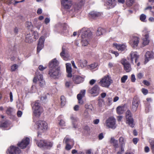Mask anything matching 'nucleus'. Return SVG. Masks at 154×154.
Wrapping results in <instances>:
<instances>
[{"instance_id": "f257e3e1", "label": "nucleus", "mask_w": 154, "mask_h": 154, "mask_svg": "<svg viewBox=\"0 0 154 154\" xmlns=\"http://www.w3.org/2000/svg\"><path fill=\"white\" fill-rule=\"evenodd\" d=\"M61 4L66 9H69L72 5L75 11L77 12L84 3V0H79L78 3L72 4L71 0H61Z\"/></svg>"}, {"instance_id": "f03ea898", "label": "nucleus", "mask_w": 154, "mask_h": 154, "mask_svg": "<svg viewBox=\"0 0 154 154\" xmlns=\"http://www.w3.org/2000/svg\"><path fill=\"white\" fill-rule=\"evenodd\" d=\"M32 106L35 116L39 117L43 111L39 101L37 100L32 103Z\"/></svg>"}, {"instance_id": "7ed1b4c3", "label": "nucleus", "mask_w": 154, "mask_h": 154, "mask_svg": "<svg viewBox=\"0 0 154 154\" xmlns=\"http://www.w3.org/2000/svg\"><path fill=\"white\" fill-rule=\"evenodd\" d=\"M60 69V67H58L56 69H50L48 75L51 78L54 79L58 78L61 74Z\"/></svg>"}, {"instance_id": "20e7f679", "label": "nucleus", "mask_w": 154, "mask_h": 154, "mask_svg": "<svg viewBox=\"0 0 154 154\" xmlns=\"http://www.w3.org/2000/svg\"><path fill=\"white\" fill-rule=\"evenodd\" d=\"M112 82V81L111 78L109 75H106L102 79L99 84L103 87L108 88Z\"/></svg>"}, {"instance_id": "39448f33", "label": "nucleus", "mask_w": 154, "mask_h": 154, "mask_svg": "<svg viewBox=\"0 0 154 154\" xmlns=\"http://www.w3.org/2000/svg\"><path fill=\"white\" fill-rule=\"evenodd\" d=\"M116 120L113 117H111L108 118L106 122V125L109 128L115 129L116 127Z\"/></svg>"}, {"instance_id": "423d86ee", "label": "nucleus", "mask_w": 154, "mask_h": 154, "mask_svg": "<svg viewBox=\"0 0 154 154\" xmlns=\"http://www.w3.org/2000/svg\"><path fill=\"white\" fill-rule=\"evenodd\" d=\"M36 124L37 125L39 131L44 132L47 129V123L44 121L39 120L36 122Z\"/></svg>"}, {"instance_id": "0eeeda50", "label": "nucleus", "mask_w": 154, "mask_h": 154, "mask_svg": "<svg viewBox=\"0 0 154 154\" xmlns=\"http://www.w3.org/2000/svg\"><path fill=\"white\" fill-rule=\"evenodd\" d=\"M80 31H82V39H89L92 37V32L90 30L83 28Z\"/></svg>"}, {"instance_id": "6e6552de", "label": "nucleus", "mask_w": 154, "mask_h": 154, "mask_svg": "<svg viewBox=\"0 0 154 154\" xmlns=\"http://www.w3.org/2000/svg\"><path fill=\"white\" fill-rule=\"evenodd\" d=\"M126 118L127 123L131 127H133L134 126V124L133 123L134 120L132 117L131 112L129 110H128L126 112Z\"/></svg>"}, {"instance_id": "1a4fd4ad", "label": "nucleus", "mask_w": 154, "mask_h": 154, "mask_svg": "<svg viewBox=\"0 0 154 154\" xmlns=\"http://www.w3.org/2000/svg\"><path fill=\"white\" fill-rule=\"evenodd\" d=\"M139 38L137 36H132L129 41V43L131 46L134 48H136L139 43Z\"/></svg>"}, {"instance_id": "9d476101", "label": "nucleus", "mask_w": 154, "mask_h": 154, "mask_svg": "<svg viewBox=\"0 0 154 154\" xmlns=\"http://www.w3.org/2000/svg\"><path fill=\"white\" fill-rule=\"evenodd\" d=\"M121 63L123 65L124 69L126 72H129L131 70V65L126 59H122L121 60Z\"/></svg>"}, {"instance_id": "9b49d317", "label": "nucleus", "mask_w": 154, "mask_h": 154, "mask_svg": "<svg viewBox=\"0 0 154 154\" xmlns=\"http://www.w3.org/2000/svg\"><path fill=\"white\" fill-rule=\"evenodd\" d=\"M45 38L43 36H41L39 38L37 46V52L38 53L44 46Z\"/></svg>"}, {"instance_id": "f8f14e48", "label": "nucleus", "mask_w": 154, "mask_h": 154, "mask_svg": "<svg viewBox=\"0 0 154 154\" xmlns=\"http://www.w3.org/2000/svg\"><path fill=\"white\" fill-rule=\"evenodd\" d=\"M29 143V139L27 137L22 140L20 143L18 144V145L21 149L25 148Z\"/></svg>"}, {"instance_id": "ddd939ff", "label": "nucleus", "mask_w": 154, "mask_h": 154, "mask_svg": "<svg viewBox=\"0 0 154 154\" xmlns=\"http://www.w3.org/2000/svg\"><path fill=\"white\" fill-rule=\"evenodd\" d=\"M140 103L138 98L137 97H135L133 99L132 103V109L133 111L135 112L136 110Z\"/></svg>"}, {"instance_id": "4468645a", "label": "nucleus", "mask_w": 154, "mask_h": 154, "mask_svg": "<svg viewBox=\"0 0 154 154\" xmlns=\"http://www.w3.org/2000/svg\"><path fill=\"white\" fill-rule=\"evenodd\" d=\"M8 152L9 153V154H19L21 151L18 147L12 146L8 150Z\"/></svg>"}, {"instance_id": "2eb2a0df", "label": "nucleus", "mask_w": 154, "mask_h": 154, "mask_svg": "<svg viewBox=\"0 0 154 154\" xmlns=\"http://www.w3.org/2000/svg\"><path fill=\"white\" fill-rule=\"evenodd\" d=\"M59 63L56 58H54L49 63V68L50 69H56L59 66Z\"/></svg>"}, {"instance_id": "dca6fc26", "label": "nucleus", "mask_w": 154, "mask_h": 154, "mask_svg": "<svg viewBox=\"0 0 154 154\" xmlns=\"http://www.w3.org/2000/svg\"><path fill=\"white\" fill-rule=\"evenodd\" d=\"M36 75H38V79L39 82V85L42 87L45 85V82L43 79V75L41 74L39 75V72L37 71L35 73Z\"/></svg>"}, {"instance_id": "f3484780", "label": "nucleus", "mask_w": 154, "mask_h": 154, "mask_svg": "<svg viewBox=\"0 0 154 154\" xmlns=\"http://www.w3.org/2000/svg\"><path fill=\"white\" fill-rule=\"evenodd\" d=\"M100 88L98 86L95 85L89 91V92L91 94H93L94 96L97 95L99 94Z\"/></svg>"}, {"instance_id": "a211bd4d", "label": "nucleus", "mask_w": 154, "mask_h": 154, "mask_svg": "<svg viewBox=\"0 0 154 154\" xmlns=\"http://www.w3.org/2000/svg\"><path fill=\"white\" fill-rule=\"evenodd\" d=\"M72 79L74 83L76 84H79L82 82L84 80L83 77L77 75L73 76Z\"/></svg>"}, {"instance_id": "6ab92c4d", "label": "nucleus", "mask_w": 154, "mask_h": 154, "mask_svg": "<svg viewBox=\"0 0 154 154\" xmlns=\"http://www.w3.org/2000/svg\"><path fill=\"white\" fill-rule=\"evenodd\" d=\"M146 59L145 63H146L149 60V59L154 58V54L152 51H148L146 52L145 54Z\"/></svg>"}, {"instance_id": "aec40b11", "label": "nucleus", "mask_w": 154, "mask_h": 154, "mask_svg": "<svg viewBox=\"0 0 154 154\" xmlns=\"http://www.w3.org/2000/svg\"><path fill=\"white\" fill-rule=\"evenodd\" d=\"M66 72L68 74L67 76L68 77H72V69L71 68V64L70 63H66Z\"/></svg>"}, {"instance_id": "412c9836", "label": "nucleus", "mask_w": 154, "mask_h": 154, "mask_svg": "<svg viewBox=\"0 0 154 154\" xmlns=\"http://www.w3.org/2000/svg\"><path fill=\"white\" fill-rule=\"evenodd\" d=\"M101 14L100 13L92 11L89 13V16L90 17L94 19L100 16Z\"/></svg>"}, {"instance_id": "4be33fe9", "label": "nucleus", "mask_w": 154, "mask_h": 154, "mask_svg": "<svg viewBox=\"0 0 154 154\" xmlns=\"http://www.w3.org/2000/svg\"><path fill=\"white\" fill-rule=\"evenodd\" d=\"M113 45L115 46L117 50L122 51L126 48V46L124 45H119L117 44H113Z\"/></svg>"}, {"instance_id": "5701e85b", "label": "nucleus", "mask_w": 154, "mask_h": 154, "mask_svg": "<svg viewBox=\"0 0 154 154\" xmlns=\"http://www.w3.org/2000/svg\"><path fill=\"white\" fill-rule=\"evenodd\" d=\"M77 62L78 65L81 67L82 68L86 66L87 62L85 60H81L78 59L77 60Z\"/></svg>"}, {"instance_id": "b1692460", "label": "nucleus", "mask_w": 154, "mask_h": 154, "mask_svg": "<svg viewBox=\"0 0 154 154\" xmlns=\"http://www.w3.org/2000/svg\"><path fill=\"white\" fill-rule=\"evenodd\" d=\"M110 142L111 143L113 144V146L115 149L119 147V145L118 140H115L113 137L111 138Z\"/></svg>"}, {"instance_id": "393cba45", "label": "nucleus", "mask_w": 154, "mask_h": 154, "mask_svg": "<svg viewBox=\"0 0 154 154\" xmlns=\"http://www.w3.org/2000/svg\"><path fill=\"white\" fill-rule=\"evenodd\" d=\"M70 119L72 120L73 127L76 128L77 127V125L76 124V122L78 121V119L76 117L74 116H72L70 117Z\"/></svg>"}, {"instance_id": "a878e982", "label": "nucleus", "mask_w": 154, "mask_h": 154, "mask_svg": "<svg viewBox=\"0 0 154 154\" xmlns=\"http://www.w3.org/2000/svg\"><path fill=\"white\" fill-rule=\"evenodd\" d=\"M131 61L133 62L134 59L135 60V62L136 63L138 58V56L137 55V52H134L132 53L131 54Z\"/></svg>"}, {"instance_id": "bb28decb", "label": "nucleus", "mask_w": 154, "mask_h": 154, "mask_svg": "<svg viewBox=\"0 0 154 154\" xmlns=\"http://www.w3.org/2000/svg\"><path fill=\"white\" fill-rule=\"evenodd\" d=\"M116 0H107V4L110 5L111 7H113L116 5Z\"/></svg>"}, {"instance_id": "cd10ccee", "label": "nucleus", "mask_w": 154, "mask_h": 154, "mask_svg": "<svg viewBox=\"0 0 154 154\" xmlns=\"http://www.w3.org/2000/svg\"><path fill=\"white\" fill-rule=\"evenodd\" d=\"M105 32V30L104 29L101 28H99L97 30L96 33L97 35L100 36L103 34Z\"/></svg>"}, {"instance_id": "c85d7f7f", "label": "nucleus", "mask_w": 154, "mask_h": 154, "mask_svg": "<svg viewBox=\"0 0 154 154\" xmlns=\"http://www.w3.org/2000/svg\"><path fill=\"white\" fill-rule=\"evenodd\" d=\"M144 38L143 39V44L144 45H147L149 42V41L148 39L149 35L148 34H146L145 35Z\"/></svg>"}, {"instance_id": "c756f323", "label": "nucleus", "mask_w": 154, "mask_h": 154, "mask_svg": "<svg viewBox=\"0 0 154 154\" xmlns=\"http://www.w3.org/2000/svg\"><path fill=\"white\" fill-rule=\"evenodd\" d=\"M52 146V143L51 142L45 141V143H44L43 148H48L51 147Z\"/></svg>"}, {"instance_id": "7c9ffc66", "label": "nucleus", "mask_w": 154, "mask_h": 154, "mask_svg": "<svg viewBox=\"0 0 154 154\" xmlns=\"http://www.w3.org/2000/svg\"><path fill=\"white\" fill-rule=\"evenodd\" d=\"M26 41L27 42L29 43H31L33 41V40L31 37L30 34H27L26 37Z\"/></svg>"}, {"instance_id": "2f4dec72", "label": "nucleus", "mask_w": 154, "mask_h": 154, "mask_svg": "<svg viewBox=\"0 0 154 154\" xmlns=\"http://www.w3.org/2000/svg\"><path fill=\"white\" fill-rule=\"evenodd\" d=\"M124 111V107L123 106H119L116 109L117 112L119 114H122Z\"/></svg>"}, {"instance_id": "473e14b6", "label": "nucleus", "mask_w": 154, "mask_h": 154, "mask_svg": "<svg viewBox=\"0 0 154 154\" xmlns=\"http://www.w3.org/2000/svg\"><path fill=\"white\" fill-rule=\"evenodd\" d=\"M85 107L86 110H88L89 111H92L93 109L92 105L90 103L86 104L85 105Z\"/></svg>"}, {"instance_id": "72a5a7b5", "label": "nucleus", "mask_w": 154, "mask_h": 154, "mask_svg": "<svg viewBox=\"0 0 154 154\" xmlns=\"http://www.w3.org/2000/svg\"><path fill=\"white\" fill-rule=\"evenodd\" d=\"M26 26L28 29L31 30L33 27V25L31 22L27 21L26 23Z\"/></svg>"}, {"instance_id": "f704fd0d", "label": "nucleus", "mask_w": 154, "mask_h": 154, "mask_svg": "<svg viewBox=\"0 0 154 154\" xmlns=\"http://www.w3.org/2000/svg\"><path fill=\"white\" fill-rule=\"evenodd\" d=\"M119 141L120 146H125V140L124 137H120Z\"/></svg>"}, {"instance_id": "c9c22d12", "label": "nucleus", "mask_w": 154, "mask_h": 154, "mask_svg": "<svg viewBox=\"0 0 154 154\" xmlns=\"http://www.w3.org/2000/svg\"><path fill=\"white\" fill-rule=\"evenodd\" d=\"M149 142L151 146L152 150V152H154V139H149Z\"/></svg>"}, {"instance_id": "e433bc0d", "label": "nucleus", "mask_w": 154, "mask_h": 154, "mask_svg": "<svg viewBox=\"0 0 154 154\" xmlns=\"http://www.w3.org/2000/svg\"><path fill=\"white\" fill-rule=\"evenodd\" d=\"M45 141L44 140H41L38 141L37 142V144L38 146L40 147H43L44 143H45Z\"/></svg>"}, {"instance_id": "4c0bfd02", "label": "nucleus", "mask_w": 154, "mask_h": 154, "mask_svg": "<svg viewBox=\"0 0 154 154\" xmlns=\"http://www.w3.org/2000/svg\"><path fill=\"white\" fill-rule=\"evenodd\" d=\"M61 104L62 106H64L66 103V99L64 96L62 95L61 96Z\"/></svg>"}, {"instance_id": "58836bf2", "label": "nucleus", "mask_w": 154, "mask_h": 154, "mask_svg": "<svg viewBox=\"0 0 154 154\" xmlns=\"http://www.w3.org/2000/svg\"><path fill=\"white\" fill-rule=\"evenodd\" d=\"M82 44L84 46H86L87 45L88 43V39H82Z\"/></svg>"}, {"instance_id": "ea45409f", "label": "nucleus", "mask_w": 154, "mask_h": 154, "mask_svg": "<svg viewBox=\"0 0 154 154\" xmlns=\"http://www.w3.org/2000/svg\"><path fill=\"white\" fill-rule=\"evenodd\" d=\"M146 18V15L143 14H142L140 16V19L142 21L144 22Z\"/></svg>"}, {"instance_id": "a19ab883", "label": "nucleus", "mask_w": 154, "mask_h": 154, "mask_svg": "<svg viewBox=\"0 0 154 154\" xmlns=\"http://www.w3.org/2000/svg\"><path fill=\"white\" fill-rule=\"evenodd\" d=\"M128 78L127 75H124L121 79V82L122 83H125Z\"/></svg>"}, {"instance_id": "79ce46f5", "label": "nucleus", "mask_w": 154, "mask_h": 154, "mask_svg": "<svg viewBox=\"0 0 154 154\" xmlns=\"http://www.w3.org/2000/svg\"><path fill=\"white\" fill-rule=\"evenodd\" d=\"M32 35L34 36V37L35 39H37L38 38V32L36 31L33 32Z\"/></svg>"}, {"instance_id": "37998d69", "label": "nucleus", "mask_w": 154, "mask_h": 154, "mask_svg": "<svg viewBox=\"0 0 154 154\" xmlns=\"http://www.w3.org/2000/svg\"><path fill=\"white\" fill-rule=\"evenodd\" d=\"M17 65L14 64L11 67V71L12 72L14 71L17 68Z\"/></svg>"}, {"instance_id": "c03bdc74", "label": "nucleus", "mask_w": 154, "mask_h": 154, "mask_svg": "<svg viewBox=\"0 0 154 154\" xmlns=\"http://www.w3.org/2000/svg\"><path fill=\"white\" fill-rule=\"evenodd\" d=\"M134 2V0H129V1L127 2L126 4L128 6H131Z\"/></svg>"}, {"instance_id": "a18cd8bd", "label": "nucleus", "mask_w": 154, "mask_h": 154, "mask_svg": "<svg viewBox=\"0 0 154 154\" xmlns=\"http://www.w3.org/2000/svg\"><path fill=\"white\" fill-rule=\"evenodd\" d=\"M13 109L12 108H8L6 111V113L8 115H10L13 111Z\"/></svg>"}, {"instance_id": "49530a36", "label": "nucleus", "mask_w": 154, "mask_h": 154, "mask_svg": "<svg viewBox=\"0 0 154 154\" xmlns=\"http://www.w3.org/2000/svg\"><path fill=\"white\" fill-rule=\"evenodd\" d=\"M64 140H65L66 143H69V144L70 142H71L72 143H73V141L69 138H65L64 139Z\"/></svg>"}, {"instance_id": "de8ad7c7", "label": "nucleus", "mask_w": 154, "mask_h": 154, "mask_svg": "<svg viewBox=\"0 0 154 154\" xmlns=\"http://www.w3.org/2000/svg\"><path fill=\"white\" fill-rule=\"evenodd\" d=\"M72 147V146L70 145L69 143H66V149L67 150H70Z\"/></svg>"}, {"instance_id": "09e8293b", "label": "nucleus", "mask_w": 154, "mask_h": 154, "mask_svg": "<svg viewBox=\"0 0 154 154\" xmlns=\"http://www.w3.org/2000/svg\"><path fill=\"white\" fill-rule=\"evenodd\" d=\"M62 52L60 53V55L61 57H63L65 56V48L63 47L62 48Z\"/></svg>"}, {"instance_id": "8fccbe9b", "label": "nucleus", "mask_w": 154, "mask_h": 154, "mask_svg": "<svg viewBox=\"0 0 154 154\" xmlns=\"http://www.w3.org/2000/svg\"><path fill=\"white\" fill-rule=\"evenodd\" d=\"M8 122L7 121L5 122L2 123L1 125V127L5 128L7 126Z\"/></svg>"}, {"instance_id": "3c124183", "label": "nucleus", "mask_w": 154, "mask_h": 154, "mask_svg": "<svg viewBox=\"0 0 154 154\" xmlns=\"http://www.w3.org/2000/svg\"><path fill=\"white\" fill-rule=\"evenodd\" d=\"M46 67H44L42 65H40L38 67L40 71H43L44 69H46Z\"/></svg>"}, {"instance_id": "603ef678", "label": "nucleus", "mask_w": 154, "mask_h": 154, "mask_svg": "<svg viewBox=\"0 0 154 154\" xmlns=\"http://www.w3.org/2000/svg\"><path fill=\"white\" fill-rule=\"evenodd\" d=\"M97 65H98L97 63H94L91 64L90 65V67L92 69H94L96 68L97 66Z\"/></svg>"}, {"instance_id": "864d4df0", "label": "nucleus", "mask_w": 154, "mask_h": 154, "mask_svg": "<svg viewBox=\"0 0 154 154\" xmlns=\"http://www.w3.org/2000/svg\"><path fill=\"white\" fill-rule=\"evenodd\" d=\"M142 91L144 95H146L148 93V90L144 88L142 89Z\"/></svg>"}, {"instance_id": "5fc2aeb1", "label": "nucleus", "mask_w": 154, "mask_h": 154, "mask_svg": "<svg viewBox=\"0 0 154 154\" xmlns=\"http://www.w3.org/2000/svg\"><path fill=\"white\" fill-rule=\"evenodd\" d=\"M138 140L139 139L137 138H134L133 139V142L135 144L137 143Z\"/></svg>"}, {"instance_id": "6e6d98bb", "label": "nucleus", "mask_w": 154, "mask_h": 154, "mask_svg": "<svg viewBox=\"0 0 154 154\" xmlns=\"http://www.w3.org/2000/svg\"><path fill=\"white\" fill-rule=\"evenodd\" d=\"M143 83L145 85L147 86H149L150 85V83L146 80H144L143 82Z\"/></svg>"}, {"instance_id": "4d7b16f0", "label": "nucleus", "mask_w": 154, "mask_h": 154, "mask_svg": "<svg viewBox=\"0 0 154 154\" xmlns=\"http://www.w3.org/2000/svg\"><path fill=\"white\" fill-rule=\"evenodd\" d=\"M22 114V112L21 111H18L17 113V115L18 117H20Z\"/></svg>"}, {"instance_id": "13d9d810", "label": "nucleus", "mask_w": 154, "mask_h": 154, "mask_svg": "<svg viewBox=\"0 0 154 154\" xmlns=\"http://www.w3.org/2000/svg\"><path fill=\"white\" fill-rule=\"evenodd\" d=\"M136 80V79L134 75L132 74L131 75V80L132 82H135Z\"/></svg>"}, {"instance_id": "bf43d9fd", "label": "nucleus", "mask_w": 154, "mask_h": 154, "mask_svg": "<svg viewBox=\"0 0 154 154\" xmlns=\"http://www.w3.org/2000/svg\"><path fill=\"white\" fill-rule=\"evenodd\" d=\"M84 96H83L81 94H78L77 95V98L78 100H81L82 99V97Z\"/></svg>"}, {"instance_id": "052dcab7", "label": "nucleus", "mask_w": 154, "mask_h": 154, "mask_svg": "<svg viewBox=\"0 0 154 154\" xmlns=\"http://www.w3.org/2000/svg\"><path fill=\"white\" fill-rule=\"evenodd\" d=\"M47 98V97L46 95H44L41 97V100L42 101H44L46 100Z\"/></svg>"}, {"instance_id": "680f3d73", "label": "nucleus", "mask_w": 154, "mask_h": 154, "mask_svg": "<svg viewBox=\"0 0 154 154\" xmlns=\"http://www.w3.org/2000/svg\"><path fill=\"white\" fill-rule=\"evenodd\" d=\"M98 138L99 140H102L103 138V134L101 133L98 136Z\"/></svg>"}, {"instance_id": "e2e57ef3", "label": "nucleus", "mask_w": 154, "mask_h": 154, "mask_svg": "<svg viewBox=\"0 0 154 154\" xmlns=\"http://www.w3.org/2000/svg\"><path fill=\"white\" fill-rule=\"evenodd\" d=\"M71 84V82H67L65 83V86L66 87L69 88Z\"/></svg>"}, {"instance_id": "0e129e2a", "label": "nucleus", "mask_w": 154, "mask_h": 154, "mask_svg": "<svg viewBox=\"0 0 154 154\" xmlns=\"http://www.w3.org/2000/svg\"><path fill=\"white\" fill-rule=\"evenodd\" d=\"M50 19L48 18H46L45 19V23L46 24H47L50 22Z\"/></svg>"}, {"instance_id": "69168bd1", "label": "nucleus", "mask_w": 154, "mask_h": 154, "mask_svg": "<svg viewBox=\"0 0 154 154\" xmlns=\"http://www.w3.org/2000/svg\"><path fill=\"white\" fill-rule=\"evenodd\" d=\"M145 152H148L149 151V147L147 146H145L144 148Z\"/></svg>"}, {"instance_id": "338daca9", "label": "nucleus", "mask_w": 154, "mask_h": 154, "mask_svg": "<svg viewBox=\"0 0 154 154\" xmlns=\"http://www.w3.org/2000/svg\"><path fill=\"white\" fill-rule=\"evenodd\" d=\"M96 80L94 79H92L89 82L90 84L91 85H93L96 82Z\"/></svg>"}, {"instance_id": "774afa93", "label": "nucleus", "mask_w": 154, "mask_h": 154, "mask_svg": "<svg viewBox=\"0 0 154 154\" xmlns=\"http://www.w3.org/2000/svg\"><path fill=\"white\" fill-rule=\"evenodd\" d=\"M88 110L86 109L84 113V115L85 117H87L88 116Z\"/></svg>"}]
</instances>
